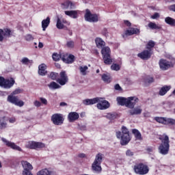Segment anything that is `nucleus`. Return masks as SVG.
<instances>
[{"label": "nucleus", "instance_id": "1", "mask_svg": "<svg viewBox=\"0 0 175 175\" xmlns=\"http://www.w3.org/2000/svg\"><path fill=\"white\" fill-rule=\"evenodd\" d=\"M161 143L159 146V152L161 155H167L169 154V150L170 148V141L169 140V136L163 134L159 137Z\"/></svg>", "mask_w": 175, "mask_h": 175}, {"label": "nucleus", "instance_id": "2", "mask_svg": "<svg viewBox=\"0 0 175 175\" xmlns=\"http://www.w3.org/2000/svg\"><path fill=\"white\" fill-rule=\"evenodd\" d=\"M116 137L120 139L121 146H126L131 142V135L129 130L125 126H122V131L116 132Z\"/></svg>", "mask_w": 175, "mask_h": 175}, {"label": "nucleus", "instance_id": "3", "mask_svg": "<svg viewBox=\"0 0 175 175\" xmlns=\"http://www.w3.org/2000/svg\"><path fill=\"white\" fill-rule=\"evenodd\" d=\"M101 46V54L103 55V59L105 65H111L113 64V58L111 57V50L109 46L105 45L97 44V47Z\"/></svg>", "mask_w": 175, "mask_h": 175}, {"label": "nucleus", "instance_id": "4", "mask_svg": "<svg viewBox=\"0 0 175 175\" xmlns=\"http://www.w3.org/2000/svg\"><path fill=\"white\" fill-rule=\"evenodd\" d=\"M104 157L105 155L102 153H98L96 155L95 159L92 164V170L93 172L96 173H100V172H102V166H100V165L102 164Z\"/></svg>", "mask_w": 175, "mask_h": 175}, {"label": "nucleus", "instance_id": "5", "mask_svg": "<svg viewBox=\"0 0 175 175\" xmlns=\"http://www.w3.org/2000/svg\"><path fill=\"white\" fill-rule=\"evenodd\" d=\"M134 171L136 174L144 175L147 174L150 170L148 169V166H147V165L144 164L143 163H139L134 165Z\"/></svg>", "mask_w": 175, "mask_h": 175}, {"label": "nucleus", "instance_id": "6", "mask_svg": "<svg viewBox=\"0 0 175 175\" xmlns=\"http://www.w3.org/2000/svg\"><path fill=\"white\" fill-rule=\"evenodd\" d=\"M84 18L85 21L88 23H98V21H99V16L96 14L91 13L89 9L85 10Z\"/></svg>", "mask_w": 175, "mask_h": 175}, {"label": "nucleus", "instance_id": "7", "mask_svg": "<svg viewBox=\"0 0 175 175\" xmlns=\"http://www.w3.org/2000/svg\"><path fill=\"white\" fill-rule=\"evenodd\" d=\"M14 79L10 78V79H5L3 77H0V87H3V88H12L13 85H14Z\"/></svg>", "mask_w": 175, "mask_h": 175}, {"label": "nucleus", "instance_id": "8", "mask_svg": "<svg viewBox=\"0 0 175 175\" xmlns=\"http://www.w3.org/2000/svg\"><path fill=\"white\" fill-rule=\"evenodd\" d=\"M25 147L26 148H30V150H39L40 148H44L46 144L42 142L29 141L26 143Z\"/></svg>", "mask_w": 175, "mask_h": 175}, {"label": "nucleus", "instance_id": "9", "mask_svg": "<svg viewBox=\"0 0 175 175\" xmlns=\"http://www.w3.org/2000/svg\"><path fill=\"white\" fill-rule=\"evenodd\" d=\"M8 102L15 105V106H18L19 107H23L24 103L23 100H19L18 96H14L13 94H10L7 98Z\"/></svg>", "mask_w": 175, "mask_h": 175}, {"label": "nucleus", "instance_id": "10", "mask_svg": "<svg viewBox=\"0 0 175 175\" xmlns=\"http://www.w3.org/2000/svg\"><path fill=\"white\" fill-rule=\"evenodd\" d=\"M13 33L14 31L10 30V29H0V42H5L6 40L5 38H12Z\"/></svg>", "mask_w": 175, "mask_h": 175}, {"label": "nucleus", "instance_id": "11", "mask_svg": "<svg viewBox=\"0 0 175 175\" xmlns=\"http://www.w3.org/2000/svg\"><path fill=\"white\" fill-rule=\"evenodd\" d=\"M154 47V44H148L147 49L148 50L144 51L141 53L138 54V57L142 59H148L151 57V49Z\"/></svg>", "mask_w": 175, "mask_h": 175}, {"label": "nucleus", "instance_id": "12", "mask_svg": "<svg viewBox=\"0 0 175 175\" xmlns=\"http://www.w3.org/2000/svg\"><path fill=\"white\" fill-rule=\"evenodd\" d=\"M64 120V116L61 113H55L51 117V121L54 125H62Z\"/></svg>", "mask_w": 175, "mask_h": 175}, {"label": "nucleus", "instance_id": "13", "mask_svg": "<svg viewBox=\"0 0 175 175\" xmlns=\"http://www.w3.org/2000/svg\"><path fill=\"white\" fill-rule=\"evenodd\" d=\"M96 106L99 110H106L110 107V103L102 98H98Z\"/></svg>", "mask_w": 175, "mask_h": 175}, {"label": "nucleus", "instance_id": "14", "mask_svg": "<svg viewBox=\"0 0 175 175\" xmlns=\"http://www.w3.org/2000/svg\"><path fill=\"white\" fill-rule=\"evenodd\" d=\"M139 103V98L136 96H131L127 98V103L126 104V107L129 109H132L136 106V103Z\"/></svg>", "mask_w": 175, "mask_h": 175}, {"label": "nucleus", "instance_id": "15", "mask_svg": "<svg viewBox=\"0 0 175 175\" xmlns=\"http://www.w3.org/2000/svg\"><path fill=\"white\" fill-rule=\"evenodd\" d=\"M1 140L5 144V146H7V147H10L12 150H16V151L23 152V149L20 146L14 144V142H10L5 138H1Z\"/></svg>", "mask_w": 175, "mask_h": 175}, {"label": "nucleus", "instance_id": "16", "mask_svg": "<svg viewBox=\"0 0 175 175\" xmlns=\"http://www.w3.org/2000/svg\"><path fill=\"white\" fill-rule=\"evenodd\" d=\"M21 165L23 167V174H27L28 173H31V170L33 169L32 165L27 161H22Z\"/></svg>", "mask_w": 175, "mask_h": 175}, {"label": "nucleus", "instance_id": "17", "mask_svg": "<svg viewBox=\"0 0 175 175\" xmlns=\"http://www.w3.org/2000/svg\"><path fill=\"white\" fill-rule=\"evenodd\" d=\"M140 29L135 27H130L129 29L126 30L123 38L125 36H132V35H139Z\"/></svg>", "mask_w": 175, "mask_h": 175}, {"label": "nucleus", "instance_id": "18", "mask_svg": "<svg viewBox=\"0 0 175 175\" xmlns=\"http://www.w3.org/2000/svg\"><path fill=\"white\" fill-rule=\"evenodd\" d=\"M62 61L65 64H73L75 62V55H68V53H62Z\"/></svg>", "mask_w": 175, "mask_h": 175}, {"label": "nucleus", "instance_id": "19", "mask_svg": "<svg viewBox=\"0 0 175 175\" xmlns=\"http://www.w3.org/2000/svg\"><path fill=\"white\" fill-rule=\"evenodd\" d=\"M131 109L129 110V113L130 116H140L142 113L143 112V109H142V107L137 106V107H133V108H130Z\"/></svg>", "mask_w": 175, "mask_h": 175}, {"label": "nucleus", "instance_id": "20", "mask_svg": "<svg viewBox=\"0 0 175 175\" xmlns=\"http://www.w3.org/2000/svg\"><path fill=\"white\" fill-rule=\"evenodd\" d=\"M57 81L60 85H65L66 84L68 81V76H66V72L65 71L60 72V78H58Z\"/></svg>", "mask_w": 175, "mask_h": 175}, {"label": "nucleus", "instance_id": "21", "mask_svg": "<svg viewBox=\"0 0 175 175\" xmlns=\"http://www.w3.org/2000/svg\"><path fill=\"white\" fill-rule=\"evenodd\" d=\"M159 66L161 70H167V69H169V68L172 66V63H170L167 60L161 59L159 61Z\"/></svg>", "mask_w": 175, "mask_h": 175}, {"label": "nucleus", "instance_id": "22", "mask_svg": "<svg viewBox=\"0 0 175 175\" xmlns=\"http://www.w3.org/2000/svg\"><path fill=\"white\" fill-rule=\"evenodd\" d=\"M79 117L80 115H79L77 112H70L68 113V120L69 122H75V121H77V120H79Z\"/></svg>", "mask_w": 175, "mask_h": 175}, {"label": "nucleus", "instance_id": "23", "mask_svg": "<svg viewBox=\"0 0 175 175\" xmlns=\"http://www.w3.org/2000/svg\"><path fill=\"white\" fill-rule=\"evenodd\" d=\"M61 6L62 9L64 10H67V9H73L75 8V3H73L72 1L70 0H67L63 3H61Z\"/></svg>", "mask_w": 175, "mask_h": 175}, {"label": "nucleus", "instance_id": "24", "mask_svg": "<svg viewBox=\"0 0 175 175\" xmlns=\"http://www.w3.org/2000/svg\"><path fill=\"white\" fill-rule=\"evenodd\" d=\"M66 16L71 17V18H77L79 17V12L77 10H67L64 11Z\"/></svg>", "mask_w": 175, "mask_h": 175}, {"label": "nucleus", "instance_id": "25", "mask_svg": "<svg viewBox=\"0 0 175 175\" xmlns=\"http://www.w3.org/2000/svg\"><path fill=\"white\" fill-rule=\"evenodd\" d=\"M99 100V98H87L83 101V105L85 106H89L90 105H95V103H98Z\"/></svg>", "mask_w": 175, "mask_h": 175}, {"label": "nucleus", "instance_id": "26", "mask_svg": "<svg viewBox=\"0 0 175 175\" xmlns=\"http://www.w3.org/2000/svg\"><path fill=\"white\" fill-rule=\"evenodd\" d=\"M46 68V64H42L38 66V74L40 76H46V73H47Z\"/></svg>", "mask_w": 175, "mask_h": 175}, {"label": "nucleus", "instance_id": "27", "mask_svg": "<svg viewBox=\"0 0 175 175\" xmlns=\"http://www.w3.org/2000/svg\"><path fill=\"white\" fill-rule=\"evenodd\" d=\"M171 87L170 86H167V85H165L163 88H161L159 90V95L161 96H163V95H166V94H167V92L170 90Z\"/></svg>", "mask_w": 175, "mask_h": 175}, {"label": "nucleus", "instance_id": "28", "mask_svg": "<svg viewBox=\"0 0 175 175\" xmlns=\"http://www.w3.org/2000/svg\"><path fill=\"white\" fill-rule=\"evenodd\" d=\"M53 171L47 168L42 169L37 172V175H52Z\"/></svg>", "mask_w": 175, "mask_h": 175}, {"label": "nucleus", "instance_id": "29", "mask_svg": "<svg viewBox=\"0 0 175 175\" xmlns=\"http://www.w3.org/2000/svg\"><path fill=\"white\" fill-rule=\"evenodd\" d=\"M50 25V17H47L42 21V31H46L47 27Z\"/></svg>", "mask_w": 175, "mask_h": 175}, {"label": "nucleus", "instance_id": "30", "mask_svg": "<svg viewBox=\"0 0 175 175\" xmlns=\"http://www.w3.org/2000/svg\"><path fill=\"white\" fill-rule=\"evenodd\" d=\"M128 98H124V97H118L117 98V102L118 105L120 106H126V103H127Z\"/></svg>", "mask_w": 175, "mask_h": 175}, {"label": "nucleus", "instance_id": "31", "mask_svg": "<svg viewBox=\"0 0 175 175\" xmlns=\"http://www.w3.org/2000/svg\"><path fill=\"white\" fill-rule=\"evenodd\" d=\"M165 23L171 27H175V19L170 16H167L165 18Z\"/></svg>", "mask_w": 175, "mask_h": 175}, {"label": "nucleus", "instance_id": "32", "mask_svg": "<svg viewBox=\"0 0 175 175\" xmlns=\"http://www.w3.org/2000/svg\"><path fill=\"white\" fill-rule=\"evenodd\" d=\"M5 120V116H0V129H3V128L8 126V123H6Z\"/></svg>", "mask_w": 175, "mask_h": 175}, {"label": "nucleus", "instance_id": "33", "mask_svg": "<svg viewBox=\"0 0 175 175\" xmlns=\"http://www.w3.org/2000/svg\"><path fill=\"white\" fill-rule=\"evenodd\" d=\"M148 27L150 28V29H161L162 27L159 25H157V23L154 22H150L148 24Z\"/></svg>", "mask_w": 175, "mask_h": 175}, {"label": "nucleus", "instance_id": "34", "mask_svg": "<svg viewBox=\"0 0 175 175\" xmlns=\"http://www.w3.org/2000/svg\"><path fill=\"white\" fill-rule=\"evenodd\" d=\"M48 87L50 90H58V88H61V85H58V83L55 81H53L48 84Z\"/></svg>", "mask_w": 175, "mask_h": 175}, {"label": "nucleus", "instance_id": "35", "mask_svg": "<svg viewBox=\"0 0 175 175\" xmlns=\"http://www.w3.org/2000/svg\"><path fill=\"white\" fill-rule=\"evenodd\" d=\"M132 132L137 140H142V133L140 131H139V130L134 129H133Z\"/></svg>", "mask_w": 175, "mask_h": 175}, {"label": "nucleus", "instance_id": "36", "mask_svg": "<svg viewBox=\"0 0 175 175\" xmlns=\"http://www.w3.org/2000/svg\"><path fill=\"white\" fill-rule=\"evenodd\" d=\"M79 71L82 76H85L87 75V71L88 70V66H80L79 67Z\"/></svg>", "mask_w": 175, "mask_h": 175}, {"label": "nucleus", "instance_id": "37", "mask_svg": "<svg viewBox=\"0 0 175 175\" xmlns=\"http://www.w3.org/2000/svg\"><path fill=\"white\" fill-rule=\"evenodd\" d=\"M164 125H175V119L172 118H165Z\"/></svg>", "mask_w": 175, "mask_h": 175}, {"label": "nucleus", "instance_id": "38", "mask_svg": "<svg viewBox=\"0 0 175 175\" xmlns=\"http://www.w3.org/2000/svg\"><path fill=\"white\" fill-rule=\"evenodd\" d=\"M118 115H117L116 113H109L106 115V118H108V120H110L111 121H113V120H116L117 118Z\"/></svg>", "mask_w": 175, "mask_h": 175}, {"label": "nucleus", "instance_id": "39", "mask_svg": "<svg viewBox=\"0 0 175 175\" xmlns=\"http://www.w3.org/2000/svg\"><path fill=\"white\" fill-rule=\"evenodd\" d=\"M102 79L105 83H110L111 81V78H110V75H107L106 74H103L102 75Z\"/></svg>", "mask_w": 175, "mask_h": 175}, {"label": "nucleus", "instance_id": "40", "mask_svg": "<svg viewBox=\"0 0 175 175\" xmlns=\"http://www.w3.org/2000/svg\"><path fill=\"white\" fill-rule=\"evenodd\" d=\"M165 118H166L165 117H155L154 120L155 121H157V122H159V124H163V125H165Z\"/></svg>", "mask_w": 175, "mask_h": 175}, {"label": "nucleus", "instance_id": "41", "mask_svg": "<svg viewBox=\"0 0 175 175\" xmlns=\"http://www.w3.org/2000/svg\"><path fill=\"white\" fill-rule=\"evenodd\" d=\"M52 58H53V61H55V62H57L61 59L62 61V53L61 55H59L57 53H53L52 55Z\"/></svg>", "mask_w": 175, "mask_h": 175}, {"label": "nucleus", "instance_id": "42", "mask_svg": "<svg viewBox=\"0 0 175 175\" xmlns=\"http://www.w3.org/2000/svg\"><path fill=\"white\" fill-rule=\"evenodd\" d=\"M111 70H116L117 72L121 69V66H120L118 64H113L111 66Z\"/></svg>", "mask_w": 175, "mask_h": 175}, {"label": "nucleus", "instance_id": "43", "mask_svg": "<svg viewBox=\"0 0 175 175\" xmlns=\"http://www.w3.org/2000/svg\"><path fill=\"white\" fill-rule=\"evenodd\" d=\"M56 27L58 29H64V24H62L61 19L57 18Z\"/></svg>", "mask_w": 175, "mask_h": 175}, {"label": "nucleus", "instance_id": "44", "mask_svg": "<svg viewBox=\"0 0 175 175\" xmlns=\"http://www.w3.org/2000/svg\"><path fill=\"white\" fill-rule=\"evenodd\" d=\"M23 92V90L21 88H17L14 91L11 93V95H18V94H21Z\"/></svg>", "mask_w": 175, "mask_h": 175}, {"label": "nucleus", "instance_id": "45", "mask_svg": "<svg viewBox=\"0 0 175 175\" xmlns=\"http://www.w3.org/2000/svg\"><path fill=\"white\" fill-rule=\"evenodd\" d=\"M96 44H105V41L100 38H96L95 39Z\"/></svg>", "mask_w": 175, "mask_h": 175}, {"label": "nucleus", "instance_id": "46", "mask_svg": "<svg viewBox=\"0 0 175 175\" xmlns=\"http://www.w3.org/2000/svg\"><path fill=\"white\" fill-rule=\"evenodd\" d=\"M57 76H58L57 73L51 72L49 78L51 79V80H57Z\"/></svg>", "mask_w": 175, "mask_h": 175}, {"label": "nucleus", "instance_id": "47", "mask_svg": "<svg viewBox=\"0 0 175 175\" xmlns=\"http://www.w3.org/2000/svg\"><path fill=\"white\" fill-rule=\"evenodd\" d=\"M25 38V40H27V42H31V40H33V36H32V35L31 34L26 35Z\"/></svg>", "mask_w": 175, "mask_h": 175}, {"label": "nucleus", "instance_id": "48", "mask_svg": "<svg viewBox=\"0 0 175 175\" xmlns=\"http://www.w3.org/2000/svg\"><path fill=\"white\" fill-rule=\"evenodd\" d=\"M40 100L41 105H44V106H46V105L48 103L47 99H46L45 98H43V97H40Z\"/></svg>", "mask_w": 175, "mask_h": 175}, {"label": "nucleus", "instance_id": "49", "mask_svg": "<svg viewBox=\"0 0 175 175\" xmlns=\"http://www.w3.org/2000/svg\"><path fill=\"white\" fill-rule=\"evenodd\" d=\"M134 154H135V153L131 150H127L126 151V157H133Z\"/></svg>", "mask_w": 175, "mask_h": 175}, {"label": "nucleus", "instance_id": "50", "mask_svg": "<svg viewBox=\"0 0 175 175\" xmlns=\"http://www.w3.org/2000/svg\"><path fill=\"white\" fill-rule=\"evenodd\" d=\"M21 62L22 64H23V65H28L29 62V59L27 57H24L23 59H22Z\"/></svg>", "mask_w": 175, "mask_h": 175}, {"label": "nucleus", "instance_id": "51", "mask_svg": "<svg viewBox=\"0 0 175 175\" xmlns=\"http://www.w3.org/2000/svg\"><path fill=\"white\" fill-rule=\"evenodd\" d=\"M165 109H172L173 107V103L172 102H167L165 105Z\"/></svg>", "mask_w": 175, "mask_h": 175}, {"label": "nucleus", "instance_id": "52", "mask_svg": "<svg viewBox=\"0 0 175 175\" xmlns=\"http://www.w3.org/2000/svg\"><path fill=\"white\" fill-rule=\"evenodd\" d=\"M155 150V148H154L153 147H148L146 149L147 152H148V154H154V150Z\"/></svg>", "mask_w": 175, "mask_h": 175}, {"label": "nucleus", "instance_id": "53", "mask_svg": "<svg viewBox=\"0 0 175 175\" xmlns=\"http://www.w3.org/2000/svg\"><path fill=\"white\" fill-rule=\"evenodd\" d=\"M124 24L125 25L126 27H132V23L128 20H124Z\"/></svg>", "mask_w": 175, "mask_h": 175}, {"label": "nucleus", "instance_id": "54", "mask_svg": "<svg viewBox=\"0 0 175 175\" xmlns=\"http://www.w3.org/2000/svg\"><path fill=\"white\" fill-rule=\"evenodd\" d=\"M33 105L36 106V107H40V106H42V103L39 100H35L33 102Z\"/></svg>", "mask_w": 175, "mask_h": 175}, {"label": "nucleus", "instance_id": "55", "mask_svg": "<svg viewBox=\"0 0 175 175\" xmlns=\"http://www.w3.org/2000/svg\"><path fill=\"white\" fill-rule=\"evenodd\" d=\"M151 18H152V20L159 18V13L155 12L153 15L151 16Z\"/></svg>", "mask_w": 175, "mask_h": 175}, {"label": "nucleus", "instance_id": "56", "mask_svg": "<svg viewBox=\"0 0 175 175\" xmlns=\"http://www.w3.org/2000/svg\"><path fill=\"white\" fill-rule=\"evenodd\" d=\"M109 31H107V28L105 27L102 30V35H104V36H107L108 35Z\"/></svg>", "mask_w": 175, "mask_h": 175}, {"label": "nucleus", "instance_id": "57", "mask_svg": "<svg viewBox=\"0 0 175 175\" xmlns=\"http://www.w3.org/2000/svg\"><path fill=\"white\" fill-rule=\"evenodd\" d=\"M146 83H148L149 84H150V83H154V78L153 77H148L146 79Z\"/></svg>", "mask_w": 175, "mask_h": 175}, {"label": "nucleus", "instance_id": "58", "mask_svg": "<svg viewBox=\"0 0 175 175\" xmlns=\"http://www.w3.org/2000/svg\"><path fill=\"white\" fill-rule=\"evenodd\" d=\"M168 9L172 12H175V4L170 5Z\"/></svg>", "mask_w": 175, "mask_h": 175}, {"label": "nucleus", "instance_id": "59", "mask_svg": "<svg viewBox=\"0 0 175 175\" xmlns=\"http://www.w3.org/2000/svg\"><path fill=\"white\" fill-rule=\"evenodd\" d=\"M115 90H116V91H121V86H120V84H116L114 86Z\"/></svg>", "mask_w": 175, "mask_h": 175}, {"label": "nucleus", "instance_id": "60", "mask_svg": "<svg viewBox=\"0 0 175 175\" xmlns=\"http://www.w3.org/2000/svg\"><path fill=\"white\" fill-rule=\"evenodd\" d=\"M9 122L10 124H14V122H16V118H10L9 119Z\"/></svg>", "mask_w": 175, "mask_h": 175}, {"label": "nucleus", "instance_id": "61", "mask_svg": "<svg viewBox=\"0 0 175 175\" xmlns=\"http://www.w3.org/2000/svg\"><path fill=\"white\" fill-rule=\"evenodd\" d=\"M79 129H81V131H85V129H87V127L85 126V125H81L79 126Z\"/></svg>", "mask_w": 175, "mask_h": 175}, {"label": "nucleus", "instance_id": "62", "mask_svg": "<svg viewBox=\"0 0 175 175\" xmlns=\"http://www.w3.org/2000/svg\"><path fill=\"white\" fill-rule=\"evenodd\" d=\"M78 157H79V158H85V154H84V153H81V154H79L78 155Z\"/></svg>", "mask_w": 175, "mask_h": 175}, {"label": "nucleus", "instance_id": "63", "mask_svg": "<svg viewBox=\"0 0 175 175\" xmlns=\"http://www.w3.org/2000/svg\"><path fill=\"white\" fill-rule=\"evenodd\" d=\"M148 44H155V42L152 40H150L148 42Z\"/></svg>", "mask_w": 175, "mask_h": 175}, {"label": "nucleus", "instance_id": "64", "mask_svg": "<svg viewBox=\"0 0 175 175\" xmlns=\"http://www.w3.org/2000/svg\"><path fill=\"white\" fill-rule=\"evenodd\" d=\"M66 103H64V102H62V103H60V106H62V107H64V106H66Z\"/></svg>", "mask_w": 175, "mask_h": 175}]
</instances>
